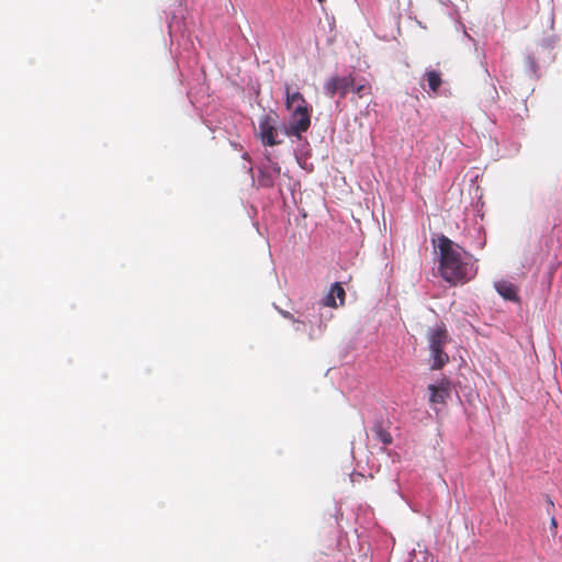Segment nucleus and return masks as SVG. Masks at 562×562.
Listing matches in <instances>:
<instances>
[{"instance_id":"1","label":"nucleus","mask_w":562,"mask_h":562,"mask_svg":"<svg viewBox=\"0 0 562 562\" xmlns=\"http://www.w3.org/2000/svg\"><path fill=\"white\" fill-rule=\"evenodd\" d=\"M439 271L449 283H464L474 278L476 268L473 257L462 247L441 236L438 238Z\"/></svg>"},{"instance_id":"2","label":"nucleus","mask_w":562,"mask_h":562,"mask_svg":"<svg viewBox=\"0 0 562 562\" xmlns=\"http://www.w3.org/2000/svg\"><path fill=\"white\" fill-rule=\"evenodd\" d=\"M428 347L430 350L431 369H441L448 361L449 357L443 351V346L448 341V335L442 324H436L430 327L427 333Z\"/></svg>"},{"instance_id":"3","label":"nucleus","mask_w":562,"mask_h":562,"mask_svg":"<svg viewBox=\"0 0 562 562\" xmlns=\"http://www.w3.org/2000/svg\"><path fill=\"white\" fill-rule=\"evenodd\" d=\"M257 136L265 146H274L280 142L277 139V114L265 113L258 119Z\"/></svg>"},{"instance_id":"4","label":"nucleus","mask_w":562,"mask_h":562,"mask_svg":"<svg viewBox=\"0 0 562 562\" xmlns=\"http://www.w3.org/2000/svg\"><path fill=\"white\" fill-rule=\"evenodd\" d=\"M289 111L291 112V115L289 120L286 134L289 136H296L300 138L301 134L306 132L311 125V115L308 106H299Z\"/></svg>"},{"instance_id":"5","label":"nucleus","mask_w":562,"mask_h":562,"mask_svg":"<svg viewBox=\"0 0 562 562\" xmlns=\"http://www.w3.org/2000/svg\"><path fill=\"white\" fill-rule=\"evenodd\" d=\"M355 87V78L349 76L344 77H333L325 83V92L329 97H334L336 93H339L341 98H344L348 92L352 91Z\"/></svg>"},{"instance_id":"6","label":"nucleus","mask_w":562,"mask_h":562,"mask_svg":"<svg viewBox=\"0 0 562 562\" xmlns=\"http://www.w3.org/2000/svg\"><path fill=\"white\" fill-rule=\"evenodd\" d=\"M280 166L267 157V162L258 168V183L261 187L270 188L274 184V179L280 175Z\"/></svg>"},{"instance_id":"7","label":"nucleus","mask_w":562,"mask_h":562,"mask_svg":"<svg viewBox=\"0 0 562 562\" xmlns=\"http://www.w3.org/2000/svg\"><path fill=\"white\" fill-rule=\"evenodd\" d=\"M428 391L431 404H443L451 394L452 385L449 380L442 379L437 384L428 385Z\"/></svg>"},{"instance_id":"8","label":"nucleus","mask_w":562,"mask_h":562,"mask_svg":"<svg viewBox=\"0 0 562 562\" xmlns=\"http://www.w3.org/2000/svg\"><path fill=\"white\" fill-rule=\"evenodd\" d=\"M441 85V76L440 72L436 70H426L423 79L422 87L428 93V95L434 97L438 93V89Z\"/></svg>"},{"instance_id":"9","label":"nucleus","mask_w":562,"mask_h":562,"mask_svg":"<svg viewBox=\"0 0 562 562\" xmlns=\"http://www.w3.org/2000/svg\"><path fill=\"white\" fill-rule=\"evenodd\" d=\"M345 301V290L340 283L336 282L331 285L329 292L322 300L324 306L337 307L342 305Z\"/></svg>"},{"instance_id":"10","label":"nucleus","mask_w":562,"mask_h":562,"mask_svg":"<svg viewBox=\"0 0 562 562\" xmlns=\"http://www.w3.org/2000/svg\"><path fill=\"white\" fill-rule=\"evenodd\" d=\"M494 288L503 299L513 302L518 301L517 286L514 283L507 280H498L494 282Z\"/></svg>"},{"instance_id":"11","label":"nucleus","mask_w":562,"mask_h":562,"mask_svg":"<svg viewBox=\"0 0 562 562\" xmlns=\"http://www.w3.org/2000/svg\"><path fill=\"white\" fill-rule=\"evenodd\" d=\"M285 106L288 110L295 108H306L307 103L304 97L297 91H290V88L285 86Z\"/></svg>"},{"instance_id":"12","label":"nucleus","mask_w":562,"mask_h":562,"mask_svg":"<svg viewBox=\"0 0 562 562\" xmlns=\"http://www.w3.org/2000/svg\"><path fill=\"white\" fill-rule=\"evenodd\" d=\"M370 91L371 87L367 80L363 79L358 82L355 80L352 92H355L359 98L364 97L366 94L370 93Z\"/></svg>"},{"instance_id":"13","label":"nucleus","mask_w":562,"mask_h":562,"mask_svg":"<svg viewBox=\"0 0 562 562\" xmlns=\"http://www.w3.org/2000/svg\"><path fill=\"white\" fill-rule=\"evenodd\" d=\"M526 65L528 67V71H529L530 76L538 78L539 75H538L537 63H536L535 56L527 55L526 56Z\"/></svg>"},{"instance_id":"14","label":"nucleus","mask_w":562,"mask_h":562,"mask_svg":"<svg viewBox=\"0 0 562 562\" xmlns=\"http://www.w3.org/2000/svg\"><path fill=\"white\" fill-rule=\"evenodd\" d=\"M180 30V22L176 20V16H173L169 23H168V31L169 35L172 38L175 36V33Z\"/></svg>"},{"instance_id":"15","label":"nucleus","mask_w":562,"mask_h":562,"mask_svg":"<svg viewBox=\"0 0 562 562\" xmlns=\"http://www.w3.org/2000/svg\"><path fill=\"white\" fill-rule=\"evenodd\" d=\"M376 438L384 445H390L392 442V436L382 429L376 430Z\"/></svg>"},{"instance_id":"16","label":"nucleus","mask_w":562,"mask_h":562,"mask_svg":"<svg viewBox=\"0 0 562 562\" xmlns=\"http://www.w3.org/2000/svg\"><path fill=\"white\" fill-rule=\"evenodd\" d=\"M540 46H541V48L543 50H546V49L550 50L554 46V40L553 38H546V40H543V42L541 43Z\"/></svg>"},{"instance_id":"17","label":"nucleus","mask_w":562,"mask_h":562,"mask_svg":"<svg viewBox=\"0 0 562 562\" xmlns=\"http://www.w3.org/2000/svg\"><path fill=\"white\" fill-rule=\"evenodd\" d=\"M293 323H294V326H295V330H302L303 329L304 324L302 322L293 319Z\"/></svg>"},{"instance_id":"18","label":"nucleus","mask_w":562,"mask_h":562,"mask_svg":"<svg viewBox=\"0 0 562 562\" xmlns=\"http://www.w3.org/2000/svg\"><path fill=\"white\" fill-rule=\"evenodd\" d=\"M550 525H551L552 528H557L558 522H557V519L554 517L551 518Z\"/></svg>"},{"instance_id":"19","label":"nucleus","mask_w":562,"mask_h":562,"mask_svg":"<svg viewBox=\"0 0 562 562\" xmlns=\"http://www.w3.org/2000/svg\"><path fill=\"white\" fill-rule=\"evenodd\" d=\"M281 314L286 318H292V316L288 312H281Z\"/></svg>"},{"instance_id":"20","label":"nucleus","mask_w":562,"mask_h":562,"mask_svg":"<svg viewBox=\"0 0 562 562\" xmlns=\"http://www.w3.org/2000/svg\"><path fill=\"white\" fill-rule=\"evenodd\" d=\"M297 161H299V164L302 166V168H303V169H307L306 165H305V164H302L299 157H297Z\"/></svg>"},{"instance_id":"21","label":"nucleus","mask_w":562,"mask_h":562,"mask_svg":"<svg viewBox=\"0 0 562 562\" xmlns=\"http://www.w3.org/2000/svg\"><path fill=\"white\" fill-rule=\"evenodd\" d=\"M243 158H244V159H247V158H248V154H244V155H243Z\"/></svg>"},{"instance_id":"22","label":"nucleus","mask_w":562,"mask_h":562,"mask_svg":"<svg viewBox=\"0 0 562 562\" xmlns=\"http://www.w3.org/2000/svg\"><path fill=\"white\" fill-rule=\"evenodd\" d=\"M318 2H323L324 0H317Z\"/></svg>"}]
</instances>
